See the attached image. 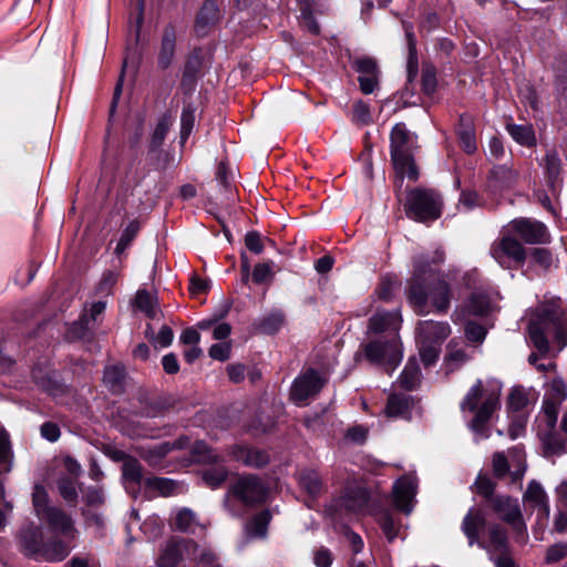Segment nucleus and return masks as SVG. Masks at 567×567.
<instances>
[{
	"label": "nucleus",
	"mask_w": 567,
	"mask_h": 567,
	"mask_svg": "<svg viewBox=\"0 0 567 567\" xmlns=\"http://www.w3.org/2000/svg\"><path fill=\"white\" fill-rule=\"evenodd\" d=\"M511 226L527 244H545L549 241L547 228L540 221L522 218L513 220Z\"/></svg>",
	"instance_id": "14"
},
{
	"label": "nucleus",
	"mask_w": 567,
	"mask_h": 567,
	"mask_svg": "<svg viewBox=\"0 0 567 567\" xmlns=\"http://www.w3.org/2000/svg\"><path fill=\"white\" fill-rule=\"evenodd\" d=\"M491 255L504 268H509L512 262L522 264L526 257L523 245L509 236L495 240L491 246Z\"/></svg>",
	"instance_id": "8"
},
{
	"label": "nucleus",
	"mask_w": 567,
	"mask_h": 567,
	"mask_svg": "<svg viewBox=\"0 0 567 567\" xmlns=\"http://www.w3.org/2000/svg\"><path fill=\"white\" fill-rule=\"evenodd\" d=\"M408 42H409V62H408V80L412 82L417 73V61H416V50H415V40L411 32L406 31Z\"/></svg>",
	"instance_id": "51"
},
{
	"label": "nucleus",
	"mask_w": 567,
	"mask_h": 567,
	"mask_svg": "<svg viewBox=\"0 0 567 567\" xmlns=\"http://www.w3.org/2000/svg\"><path fill=\"white\" fill-rule=\"evenodd\" d=\"M365 358L384 367L386 372L391 373L402 360L401 343L398 334H393L389 340H374L364 346Z\"/></svg>",
	"instance_id": "7"
},
{
	"label": "nucleus",
	"mask_w": 567,
	"mask_h": 567,
	"mask_svg": "<svg viewBox=\"0 0 567 567\" xmlns=\"http://www.w3.org/2000/svg\"><path fill=\"white\" fill-rule=\"evenodd\" d=\"M486 528V519L482 509L476 507L470 508L461 524V530L466 536L468 545H478Z\"/></svg>",
	"instance_id": "15"
},
{
	"label": "nucleus",
	"mask_w": 567,
	"mask_h": 567,
	"mask_svg": "<svg viewBox=\"0 0 567 567\" xmlns=\"http://www.w3.org/2000/svg\"><path fill=\"white\" fill-rule=\"evenodd\" d=\"M171 125L172 121L169 117H163L159 120L152 136V146L154 148H157L162 145Z\"/></svg>",
	"instance_id": "52"
},
{
	"label": "nucleus",
	"mask_w": 567,
	"mask_h": 567,
	"mask_svg": "<svg viewBox=\"0 0 567 567\" xmlns=\"http://www.w3.org/2000/svg\"><path fill=\"white\" fill-rule=\"evenodd\" d=\"M218 20V8L214 1H206L196 20V30L198 33H205V28Z\"/></svg>",
	"instance_id": "31"
},
{
	"label": "nucleus",
	"mask_w": 567,
	"mask_h": 567,
	"mask_svg": "<svg viewBox=\"0 0 567 567\" xmlns=\"http://www.w3.org/2000/svg\"><path fill=\"white\" fill-rule=\"evenodd\" d=\"M140 230V225L137 221H132L128 224V226L124 229L117 245L115 248L116 254H121L124 251L128 245L132 243L134 237L136 236L137 231Z\"/></svg>",
	"instance_id": "50"
},
{
	"label": "nucleus",
	"mask_w": 567,
	"mask_h": 567,
	"mask_svg": "<svg viewBox=\"0 0 567 567\" xmlns=\"http://www.w3.org/2000/svg\"><path fill=\"white\" fill-rule=\"evenodd\" d=\"M507 132L519 144L532 146L535 143V135L532 126L508 124Z\"/></svg>",
	"instance_id": "37"
},
{
	"label": "nucleus",
	"mask_w": 567,
	"mask_h": 567,
	"mask_svg": "<svg viewBox=\"0 0 567 567\" xmlns=\"http://www.w3.org/2000/svg\"><path fill=\"white\" fill-rule=\"evenodd\" d=\"M433 277L434 269L429 258L425 256L419 257L415 260L408 290L409 302L417 313L425 311L427 300L431 301L437 312L445 313L450 308L452 295L449 284L443 279H437L432 286H427V281Z\"/></svg>",
	"instance_id": "1"
},
{
	"label": "nucleus",
	"mask_w": 567,
	"mask_h": 567,
	"mask_svg": "<svg viewBox=\"0 0 567 567\" xmlns=\"http://www.w3.org/2000/svg\"><path fill=\"white\" fill-rule=\"evenodd\" d=\"M502 383L496 379L477 380L461 402L463 412L474 413L470 429L477 439L488 437L486 424L501 406Z\"/></svg>",
	"instance_id": "2"
},
{
	"label": "nucleus",
	"mask_w": 567,
	"mask_h": 567,
	"mask_svg": "<svg viewBox=\"0 0 567 567\" xmlns=\"http://www.w3.org/2000/svg\"><path fill=\"white\" fill-rule=\"evenodd\" d=\"M274 261L257 264L252 271V280L256 284L268 282L274 278Z\"/></svg>",
	"instance_id": "49"
},
{
	"label": "nucleus",
	"mask_w": 567,
	"mask_h": 567,
	"mask_svg": "<svg viewBox=\"0 0 567 567\" xmlns=\"http://www.w3.org/2000/svg\"><path fill=\"white\" fill-rule=\"evenodd\" d=\"M465 334L468 341L482 342L485 339L486 330L481 324L468 321L465 327Z\"/></svg>",
	"instance_id": "59"
},
{
	"label": "nucleus",
	"mask_w": 567,
	"mask_h": 567,
	"mask_svg": "<svg viewBox=\"0 0 567 567\" xmlns=\"http://www.w3.org/2000/svg\"><path fill=\"white\" fill-rule=\"evenodd\" d=\"M21 540L28 554L41 557L44 543L39 528L32 527L25 529L22 533Z\"/></svg>",
	"instance_id": "27"
},
{
	"label": "nucleus",
	"mask_w": 567,
	"mask_h": 567,
	"mask_svg": "<svg viewBox=\"0 0 567 567\" xmlns=\"http://www.w3.org/2000/svg\"><path fill=\"white\" fill-rule=\"evenodd\" d=\"M124 379V369L118 365L107 367L104 371L103 381L106 386L112 391L117 392L121 390L122 381Z\"/></svg>",
	"instance_id": "43"
},
{
	"label": "nucleus",
	"mask_w": 567,
	"mask_h": 567,
	"mask_svg": "<svg viewBox=\"0 0 567 567\" xmlns=\"http://www.w3.org/2000/svg\"><path fill=\"white\" fill-rule=\"evenodd\" d=\"M173 339V330L168 326H163L158 333L153 338V342L155 347L166 348L172 344Z\"/></svg>",
	"instance_id": "62"
},
{
	"label": "nucleus",
	"mask_w": 567,
	"mask_h": 567,
	"mask_svg": "<svg viewBox=\"0 0 567 567\" xmlns=\"http://www.w3.org/2000/svg\"><path fill=\"white\" fill-rule=\"evenodd\" d=\"M145 485L161 496H169L175 493L177 485L174 481L163 477H146Z\"/></svg>",
	"instance_id": "35"
},
{
	"label": "nucleus",
	"mask_w": 567,
	"mask_h": 567,
	"mask_svg": "<svg viewBox=\"0 0 567 567\" xmlns=\"http://www.w3.org/2000/svg\"><path fill=\"white\" fill-rule=\"evenodd\" d=\"M32 502L37 516L41 519L53 507L48 505V494L42 486L37 485L32 494Z\"/></svg>",
	"instance_id": "44"
},
{
	"label": "nucleus",
	"mask_w": 567,
	"mask_h": 567,
	"mask_svg": "<svg viewBox=\"0 0 567 567\" xmlns=\"http://www.w3.org/2000/svg\"><path fill=\"white\" fill-rule=\"evenodd\" d=\"M543 442L544 452L547 456L559 455L565 451V442L555 432H544L538 435Z\"/></svg>",
	"instance_id": "38"
},
{
	"label": "nucleus",
	"mask_w": 567,
	"mask_h": 567,
	"mask_svg": "<svg viewBox=\"0 0 567 567\" xmlns=\"http://www.w3.org/2000/svg\"><path fill=\"white\" fill-rule=\"evenodd\" d=\"M416 493V485L411 477H401L393 486L394 504L398 509L410 514L413 508V499Z\"/></svg>",
	"instance_id": "18"
},
{
	"label": "nucleus",
	"mask_w": 567,
	"mask_h": 567,
	"mask_svg": "<svg viewBox=\"0 0 567 567\" xmlns=\"http://www.w3.org/2000/svg\"><path fill=\"white\" fill-rule=\"evenodd\" d=\"M270 519L271 515L268 511L257 514L246 527L247 535L249 537L265 538Z\"/></svg>",
	"instance_id": "32"
},
{
	"label": "nucleus",
	"mask_w": 567,
	"mask_h": 567,
	"mask_svg": "<svg viewBox=\"0 0 567 567\" xmlns=\"http://www.w3.org/2000/svg\"><path fill=\"white\" fill-rule=\"evenodd\" d=\"M369 496L365 489L357 488L347 493V495L339 501L337 509L340 512H350L355 514L365 513Z\"/></svg>",
	"instance_id": "20"
},
{
	"label": "nucleus",
	"mask_w": 567,
	"mask_h": 567,
	"mask_svg": "<svg viewBox=\"0 0 567 567\" xmlns=\"http://www.w3.org/2000/svg\"><path fill=\"white\" fill-rule=\"evenodd\" d=\"M528 402L527 393L523 388H514L508 398V405L513 410L523 409Z\"/></svg>",
	"instance_id": "57"
},
{
	"label": "nucleus",
	"mask_w": 567,
	"mask_h": 567,
	"mask_svg": "<svg viewBox=\"0 0 567 567\" xmlns=\"http://www.w3.org/2000/svg\"><path fill=\"white\" fill-rule=\"evenodd\" d=\"M532 258L538 266L544 269H548L555 264L553 254L546 248L533 249Z\"/></svg>",
	"instance_id": "55"
},
{
	"label": "nucleus",
	"mask_w": 567,
	"mask_h": 567,
	"mask_svg": "<svg viewBox=\"0 0 567 567\" xmlns=\"http://www.w3.org/2000/svg\"><path fill=\"white\" fill-rule=\"evenodd\" d=\"M558 413L559 406L543 402L542 411L536 419L538 435L544 434V432H555Z\"/></svg>",
	"instance_id": "26"
},
{
	"label": "nucleus",
	"mask_w": 567,
	"mask_h": 567,
	"mask_svg": "<svg viewBox=\"0 0 567 567\" xmlns=\"http://www.w3.org/2000/svg\"><path fill=\"white\" fill-rule=\"evenodd\" d=\"M390 140L391 158L395 169L401 176L415 179L417 171L412 157L414 136L406 130L403 123H398L391 131Z\"/></svg>",
	"instance_id": "5"
},
{
	"label": "nucleus",
	"mask_w": 567,
	"mask_h": 567,
	"mask_svg": "<svg viewBox=\"0 0 567 567\" xmlns=\"http://www.w3.org/2000/svg\"><path fill=\"white\" fill-rule=\"evenodd\" d=\"M175 527L185 533H194L197 527L196 516L193 511L182 508L175 516Z\"/></svg>",
	"instance_id": "42"
},
{
	"label": "nucleus",
	"mask_w": 567,
	"mask_h": 567,
	"mask_svg": "<svg viewBox=\"0 0 567 567\" xmlns=\"http://www.w3.org/2000/svg\"><path fill=\"white\" fill-rule=\"evenodd\" d=\"M47 522L51 529L65 537L74 536V528L71 518L61 509L53 507L44 517L41 518Z\"/></svg>",
	"instance_id": "21"
},
{
	"label": "nucleus",
	"mask_w": 567,
	"mask_h": 567,
	"mask_svg": "<svg viewBox=\"0 0 567 567\" xmlns=\"http://www.w3.org/2000/svg\"><path fill=\"white\" fill-rule=\"evenodd\" d=\"M70 553V546L63 540L44 543L41 557L49 561L63 560Z\"/></svg>",
	"instance_id": "30"
},
{
	"label": "nucleus",
	"mask_w": 567,
	"mask_h": 567,
	"mask_svg": "<svg viewBox=\"0 0 567 567\" xmlns=\"http://www.w3.org/2000/svg\"><path fill=\"white\" fill-rule=\"evenodd\" d=\"M123 475L126 480L141 483L143 480L142 467L136 461H127L123 466Z\"/></svg>",
	"instance_id": "58"
},
{
	"label": "nucleus",
	"mask_w": 567,
	"mask_h": 567,
	"mask_svg": "<svg viewBox=\"0 0 567 567\" xmlns=\"http://www.w3.org/2000/svg\"><path fill=\"white\" fill-rule=\"evenodd\" d=\"M402 322L399 310L377 311L369 320L368 331L372 333L394 332L399 330Z\"/></svg>",
	"instance_id": "19"
},
{
	"label": "nucleus",
	"mask_w": 567,
	"mask_h": 567,
	"mask_svg": "<svg viewBox=\"0 0 567 567\" xmlns=\"http://www.w3.org/2000/svg\"><path fill=\"white\" fill-rule=\"evenodd\" d=\"M406 215L416 221L435 220L441 215L440 196L433 190L413 189L408 195Z\"/></svg>",
	"instance_id": "6"
},
{
	"label": "nucleus",
	"mask_w": 567,
	"mask_h": 567,
	"mask_svg": "<svg viewBox=\"0 0 567 567\" xmlns=\"http://www.w3.org/2000/svg\"><path fill=\"white\" fill-rule=\"evenodd\" d=\"M544 167L549 186L556 188L560 182V159L555 151H550L546 154Z\"/></svg>",
	"instance_id": "34"
},
{
	"label": "nucleus",
	"mask_w": 567,
	"mask_h": 567,
	"mask_svg": "<svg viewBox=\"0 0 567 567\" xmlns=\"http://www.w3.org/2000/svg\"><path fill=\"white\" fill-rule=\"evenodd\" d=\"M297 2L300 10L301 23L311 33H319V25L312 17L313 10L311 0H297Z\"/></svg>",
	"instance_id": "41"
},
{
	"label": "nucleus",
	"mask_w": 567,
	"mask_h": 567,
	"mask_svg": "<svg viewBox=\"0 0 567 567\" xmlns=\"http://www.w3.org/2000/svg\"><path fill=\"white\" fill-rule=\"evenodd\" d=\"M489 506L493 511L520 535L526 533V525L522 519V513L517 499L504 495H496L489 498Z\"/></svg>",
	"instance_id": "10"
},
{
	"label": "nucleus",
	"mask_w": 567,
	"mask_h": 567,
	"mask_svg": "<svg viewBox=\"0 0 567 567\" xmlns=\"http://www.w3.org/2000/svg\"><path fill=\"white\" fill-rule=\"evenodd\" d=\"M135 307L151 319H155L161 315L158 298L155 292L146 289H138L134 298Z\"/></svg>",
	"instance_id": "23"
},
{
	"label": "nucleus",
	"mask_w": 567,
	"mask_h": 567,
	"mask_svg": "<svg viewBox=\"0 0 567 567\" xmlns=\"http://www.w3.org/2000/svg\"><path fill=\"white\" fill-rule=\"evenodd\" d=\"M492 179L495 188H508L515 182L516 173L506 166H498L492 171Z\"/></svg>",
	"instance_id": "40"
},
{
	"label": "nucleus",
	"mask_w": 567,
	"mask_h": 567,
	"mask_svg": "<svg viewBox=\"0 0 567 567\" xmlns=\"http://www.w3.org/2000/svg\"><path fill=\"white\" fill-rule=\"evenodd\" d=\"M526 508L537 509L539 522H546L550 514L548 496L543 486L537 482H530L523 496Z\"/></svg>",
	"instance_id": "16"
},
{
	"label": "nucleus",
	"mask_w": 567,
	"mask_h": 567,
	"mask_svg": "<svg viewBox=\"0 0 567 567\" xmlns=\"http://www.w3.org/2000/svg\"><path fill=\"white\" fill-rule=\"evenodd\" d=\"M412 404L411 398L405 394H393L389 398L385 412L389 416H404Z\"/></svg>",
	"instance_id": "33"
},
{
	"label": "nucleus",
	"mask_w": 567,
	"mask_h": 567,
	"mask_svg": "<svg viewBox=\"0 0 567 567\" xmlns=\"http://www.w3.org/2000/svg\"><path fill=\"white\" fill-rule=\"evenodd\" d=\"M422 87L426 94H432L436 87V71L433 65H424L422 70Z\"/></svg>",
	"instance_id": "54"
},
{
	"label": "nucleus",
	"mask_w": 567,
	"mask_h": 567,
	"mask_svg": "<svg viewBox=\"0 0 567 567\" xmlns=\"http://www.w3.org/2000/svg\"><path fill=\"white\" fill-rule=\"evenodd\" d=\"M553 530L558 534L567 533V508H556Z\"/></svg>",
	"instance_id": "63"
},
{
	"label": "nucleus",
	"mask_w": 567,
	"mask_h": 567,
	"mask_svg": "<svg viewBox=\"0 0 567 567\" xmlns=\"http://www.w3.org/2000/svg\"><path fill=\"white\" fill-rule=\"evenodd\" d=\"M326 384V379L319 373L309 369L299 375L291 388V399L297 404H303L308 399L315 398Z\"/></svg>",
	"instance_id": "11"
},
{
	"label": "nucleus",
	"mask_w": 567,
	"mask_h": 567,
	"mask_svg": "<svg viewBox=\"0 0 567 567\" xmlns=\"http://www.w3.org/2000/svg\"><path fill=\"white\" fill-rule=\"evenodd\" d=\"M231 346L229 342L213 344L209 349L210 358L219 361H226L230 357Z\"/></svg>",
	"instance_id": "61"
},
{
	"label": "nucleus",
	"mask_w": 567,
	"mask_h": 567,
	"mask_svg": "<svg viewBox=\"0 0 567 567\" xmlns=\"http://www.w3.org/2000/svg\"><path fill=\"white\" fill-rule=\"evenodd\" d=\"M231 455L235 460L251 467L264 466L269 461V457L265 452L246 446H234Z\"/></svg>",
	"instance_id": "24"
},
{
	"label": "nucleus",
	"mask_w": 567,
	"mask_h": 567,
	"mask_svg": "<svg viewBox=\"0 0 567 567\" xmlns=\"http://www.w3.org/2000/svg\"><path fill=\"white\" fill-rule=\"evenodd\" d=\"M492 309L489 297L485 292L476 291L471 295L464 309L456 310L454 316L455 320L460 319L462 312L467 311L468 315L484 316L487 315Z\"/></svg>",
	"instance_id": "22"
},
{
	"label": "nucleus",
	"mask_w": 567,
	"mask_h": 567,
	"mask_svg": "<svg viewBox=\"0 0 567 567\" xmlns=\"http://www.w3.org/2000/svg\"><path fill=\"white\" fill-rule=\"evenodd\" d=\"M567 557V543H557L547 549L546 563L554 564Z\"/></svg>",
	"instance_id": "56"
},
{
	"label": "nucleus",
	"mask_w": 567,
	"mask_h": 567,
	"mask_svg": "<svg viewBox=\"0 0 567 567\" xmlns=\"http://www.w3.org/2000/svg\"><path fill=\"white\" fill-rule=\"evenodd\" d=\"M447 322L425 320L416 327V343L424 365L433 364L440 354L441 344L450 336Z\"/></svg>",
	"instance_id": "4"
},
{
	"label": "nucleus",
	"mask_w": 567,
	"mask_h": 567,
	"mask_svg": "<svg viewBox=\"0 0 567 567\" xmlns=\"http://www.w3.org/2000/svg\"><path fill=\"white\" fill-rule=\"evenodd\" d=\"M11 449L8 435L0 433V471L8 472L10 470Z\"/></svg>",
	"instance_id": "53"
},
{
	"label": "nucleus",
	"mask_w": 567,
	"mask_h": 567,
	"mask_svg": "<svg viewBox=\"0 0 567 567\" xmlns=\"http://www.w3.org/2000/svg\"><path fill=\"white\" fill-rule=\"evenodd\" d=\"M477 546L486 550L491 559L506 554L508 551L506 530L497 524L488 525Z\"/></svg>",
	"instance_id": "13"
},
{
	"label": "nucleus",
	"mask_w": 567,
	"mask_h": 567,
	"mask_svg": "<svg viewBox=\"0 0 567 567\" xmlns=\"http://www.w3.org/2000/svg\"><path fill=\"white\" fill-rule=\"evenodd\" d=\"M420 381V369L414 359H410L404 367L400 375V384L408 389L412 390L416 386Z\"/></svg>",
	"instance_id": "39"
},
{
	"label": "nucleus",
	"mask_w": 567,
	"mask_h": 567,
	"mask_svg": "<svg viewBox=\"0 0 567 567\" xmlns=\"http://www.w3.org/2000/svg\"><path fill=\"white\" fill-rule=\"evenodd\" d=\"M176 32L173 27L168 25L164 29L161 49L158 53V65L162 69H167L174 58L175 53Z\"/></svg>",
	"instance_id": "25"
},
{
	"label": "nucleus",
	"mask_w": 567,
	"mask_h": 567,
	"mask_svg": "<svg viewBox=\"0 0 567 567\" xmlns=\"http://www.w3.org/2000/svg\"><path fill=\"white\" fill-rule=\"evenodd\" d=\"M228 471L221 466H215L203 472V480L210 487L220 486L227 478Z\"/></svg>",
	"instance_id": "46"
},
{
	"label": "nucleus",
	"mask_w": 567,
	"mask_h": 567,
	"mask_svg": "<svg viewBox=\"0 0 567 567\" xmlns=\"http://www.w3.org/2000/svg\"><path fill=\"white\" fill-rule=\"evenodd\" d=\"M556 508H567V480L555 487Z\"/></svg>",
	"instance_id": "64"
},
{
	"label": "nucleus",
	"mask_w": 567,
	"mask_h": 567,
	"mask_svg": "<svg viewBox=\"0 0 567 567\" xmlns=\"http://www.w3.org/2000/svg\"><path fill=\"white\" fill-rule=\"evenodd\" d=\"M567 398V388L561 378H553L547 385V391L544 396V403H553L560 408V404Z\"/></svg>",
	"instance_id": "29"
},
{
	"label": "nucleus",
	"mask_w": 567,
	"mask_h": 567,
	"mask_svg": "<svg viewBox=\"0 0 567 567\" xmlns=\"http://www.w3.org/2000/svg\"><path fill=\"white\" fill-rule=\"evenodd\" d=\"M353 120L361 124H368L371 121L370 107L363 101H358L354 103Z\"/></svg>",
	"instance_id": "60"
},
{
	"label": "nucleus",
	"mask_w": 567,
	"mask_h": 567,
	"mask_svg": "<svg viewBox=\"0 0 567 567\" xmlns=\"http://www.w3.org/2000/svg\"><path fill=\"white\" fill-rule=\"evenodd\" d=\"M284 324V315L275 311L266 316L259 323V330L262 333L272 334Z\"/></svg>",
	"instance_id": "45"
},
{
	"label": "nucleus",
	"mask_w": 567,
	"mask_h": 567,
	"mask_svg": "<svg viewBox=\"0 0 567 567\" xmlns=\"http://www.w3.org/2000/svg\"><path fill=\"white\" fill-rule=\"evenodd\" d=\"M530 341L540 353L548 351V337L558 342L559 350L567 344V313L558 301L542 305L530 316L528 323Z\"/></svg>",
	"instance_id": "3"
},
{
	"label": "nucleus",
	"mask_w": 567,
	"mask_h": 567,
	"mask_svg": "<svg viewBox=\"0 0 567 567\" xmlns=\"http://www.w3.org/2000/svg\"><path fill=\"white\" fill-rule=\"evenodd\" d=\"M195 124V109L184 107L181 116V143L184 144L190 135Z\"/></svg>",
	"instance_id": "47"
},
{
	"label": "nucleus",
	"mask_w": 567,
	"mask_h": 567,
	"mask_svg": "<svg viewBox=\"0 0 567 567\" xmlns=\"http://www.w3.org/2000/svg\"><path fill=\"white\" fill-rule=\"evenodd\" d=\"M230 493L246 505L262 503L267 488L255 475L239 477L231 486Z\"/></svg>",
	"instance_id": "9"
},
{
	"label": "nucleus",
	"mask_w": 567,
	"mask_h": 567,
	"mask_svg": "<svg viewBox=\"0 0 567 567\" xmlns=\"http://www.w3.org/2000/svg\"><path fill=\"white\" fill-rule=\"evenodd\" d=\"M59 492L66 502H75L78 498V489L75 478L63 476L58 482Z\"/></svg>",
	"instance_id": "48"
},
{
	"label": "nucleus",
	"mask_w": 567,
	"mask_h": 567,
	"mask_svg": "<svg viewBox=\"0 0 567 567\" xmlns=\"http://www.w3.org/2000/svg\"><path fill=\"white\" fill-rule=\"evenodd\" d=\"M197 546L186 539L173 538L167 542L157 564L162 567H175L185 556H196Z\"/></svg>",
	"instance_id": "12"
},
{
	"label": "nucleus",
	"mask_w": 567,
	"mask_h": 567,
	"mask_svg": "<svg viewBox=\"0 0 567 567\" xmlns=\"http://www.w3.org/2000/svg\"><path fill=\"white\" fill-rule=\"evenodd\" d=\"M355 71L359 73L360 90L370 94L378 86L379 69L371 58H359L353 61Z\"/></svg>",
	"instance_id": "17"
},
{
	"label": "nucleus",
	"mask_w": 567,
	"mask_h": 567,
	"mask_svg": "<svg viewBox=\"0 0 567 567\" xmlns=\"http://www.w3.org/2000/svg\"><path fill=\"white\" fill-rule=\"evenodd\" d=\"M458 138L463 150L467 154H472L476 151L475 132L471 118L464 116L461 117Z\"/></svg>",
	"instance_id": "28"
},
{
	"label": "nucleus",
	"mask_w": 567,
	"mask_h": 567,
	"mask_svg": "<svg viewBox=\"0 0 567 567\" xmlns=\"http://www.w3.org/2000/svg\"><path fill=\"white\" fill-rule=\"evenodd\" d=\"M299 483L301 487L312 496L318 495L322 489V482L319 474L311 470H305L300 473Z\"/></svg>",
	"instance_id": "36"
}]
</instances>
